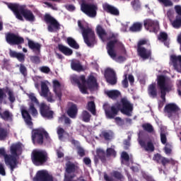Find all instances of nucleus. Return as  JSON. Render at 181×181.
<instances>
[{
  "mask_svg": "<svg viewBox=\"0 0 181 181\" xmlns=\"http://www.w3.org/2000/svg\"><path fill=\"white\" fill-rule=\"evenodd\" d=\"M106 155L107 157L112 156L115 158L117 156V151L112 148H108L106 150Z\"/></svg>",
  "mask_w": 181,
  "mask_h": 181,
  "instance_id": "nucleus-47",
  "label": "nucleus"
},
{
  "mask_svg": "<svg viewBox=\"0 0 181 181\" xmlns=\"http://www.w3.org/2000/svg\"><path fill=\"white\" fill-rule=\"evenodd\" d=\"M144 26L146 30L151 33H156L159 31V23L157 21L146 18L144 21Z\"/></svg>",
  "mask_w": 181,
  "mask_h": 181,
  "instance_id": "nucleus-13",
  "label": "nucleus"
},
{
  "mask_svg": "<svg viewBox=\"0 0 181 181\" xmlns=\"http://www.w3.org/2000/svg\"><path fill=\"white\" fill-rule=\"evenodd\" d=\"M153 160L159 165H162L163 168H166V165H169V163H170V159L163 157L160 153H158L153 155Z\"/></svg>",
  "mask_w": 181,
  "mask_h": 181,
  "instance_id": "nucleus-20",
  "label": "nucleus"
},
{
  "mask_svg": "<svg viewBox=\"0 0 181 181\" xmlns=\"http://www.w3.org/2000/svg\"><path fill=\"white\" fill-rule=\"evenodd\" d=\"M105 78H106L107 82L112 86L117 84V75L113 69L107 68L105 71Z\"/></svg>",
  "mask_w": 181,
  "mask_h": 181,
  "instance_id": "nucleus-18",
  "label": "nucleus"
},
{
  "mask_svg": "<svg viewBox=\"0 0 181 181\" xmlns=\"http://www.w3.org/2000/svg\"><path fill=\"white\" fill-rule=\"evenodd\" d=\"M6 41L8 45L12 46L22 45L25 43V39L23 37L13 33H8L6 34Z\"/></svg>",
  "mask_w": 181,
  "mask_h": 181,
  "instance_id": "nucleus-12",
  "label": "nucleus"
},
{
  "mask_svg": "<svg viewBox=\"0 0 181 181\" xmlns=\"http://www.w3.org/2000/svg\"><path fill=\"white\" fill-rule=\"evenodd\" d=\"M31 139L33 145L43 146L46 142L50 141V136L45 128L40 127L32 130Z\"/></svg>",
  "mask_w": 181,
  "mask_h": 181,
  "instance_id": "nucleus-5",
  "label": "nucleus"
},
{
  "mask_svg": "<svg viewBox=\"0 0 181 181\" xmlns=\"http://www.w3.org/2000/svg\"><path fill=\"white\" fill-rule=\"evenodd\" d=\"M163 151L165 155H171L172 154V144L170 143H167L163 148Z\"/></svg>",
  "mask_w": 181,
  "mask_h": 181,
  "instance_id": "nucleus-49",
  "label": "nucleus"
},
{
  "mask_svg": "<svg viewBox=\"0 0 181 181\" xmlns=\"http://www.w3.org/2000/svg\"><path fill=\"white\" fill-rule=\"evenodd\" d=\"M148 94L151 98H158V89L156 88V83H151L148 86Z\"/></svg>",
  "mask_w": 181,
  "mask_h": 181,
  "instance_id": "nucleus-30",
  "label": "nucleus"
},
{
  "mask_svg": "<svg viewBox=\"0 0 181 181\" xmlns=\"http://www.w3.org/2000/svg\"><path fill=\"white\" fill-rule=\"evenodd\" d=\"M58 49L61 53H63L65 56H71L73 54V49L63 45L62 44L58 45Z\"/></svg>",
  "mask_w": 181,
  "mask_h": 181,
  "instance_id": "nucleus-34",
  "label": "nucleus"
},
{
  "mask_svg": "<svg viewBox=\"0 0 181 181\" xmlns=\"http://www.w3.org/2000/svg\"><path fill=\"white\" fill-rule=\"evenodd\" d=\"M29 111L31 112L33 117H36V115H37V110L35 107V105L33 103L30 105Z\"/></svg>",
  "mask_w": 181,
  "mask_h": 181,
  "instance_id": "nucleus-52",
  "label": "nucleus"
},
{
  "mask_svg": "<svg viewBox=\"0 0 181 181\" xmlns=\"http://www.w3.org/2000/svg\"><path fill=\"white\" fill-rule=\"evenodd\" d=\"M73 81L77 84L82 94L87 93V87L89 90H94V88H97V87H98L97 78H95L93 75H90L87 80H86V76L84 75H81L79 77H74Z\"/></svg>",
  "mask_w": 181,
  "mask_h": 181,
  "instance_id": "nucleus-3",
  "label": "nucleus"
},
{
  "mask_svg": "<svg viewBox=\"0 0 181 181\" xmlns=\"http://www.w3.org/2000/svg\"><path fill=\"white\" fill-rule=\"evenodd\" d=\"M158 40H161V42H164V45L165 46H169V42H166L168 40V33L165 32L160 33L158 36Z\"/></svg>",
  "mask_w": 181,
  "mask_h": 181,
  "instance_id": "nucleus-44",
  "label": "nucleus"
},
{
  "mask_svg": "<svg viewBox=\"0 0 181 181\" xmlns=\"http://www.w3.org/2000/svg\"><path fill=\"white\" fill-rule=\"evenodd\" d=\"M112 176L115 177V179H117V180L124 179V175H122V174L119 171H113Z\"/></svg>",
  "mask_w": 181,
  "mask_h": 181,
  "instance_id": "nucleus-55",
  "label": "nucleus"
},
{
  "mask_svg": "<svg viewBox=\"0 0 181 181\" xmlns=\"http://www.w3.org/2000/svg\"><path fill=\"white\" fill-rule=\"evenodd\" d=\"M2 108L0 107V117L4 121H7L8 122H12L13 121V115L9 110H5L2 112Z\"/></svg>",
  "mask_w": 181,
  "mask_h": 181,
  "instance_id": "nucleus-28",
  "label": "nucleus"
},
{
  "mask_svg": "<svg viewBox=\"0 0 181 181\" xmlns=\"http://www.w3.org/2000/svg\"><path fill=\"white\" fill-rule=\"evenodd\" d=\"M132 6L134 9V11H138V9L141 8V2L139 0H134L132 1Z\"/></svg>",
  "mask_w": 181,
  "mask_h": 181,
  "instance_id": "nucleus-51",
  "label": "nucleus"
},
{
  "mask_svg": "<svg viewBox=\"0 0 181 181\" xmlns=\"http://www.w3.org/2000/svg\"><path fill=\"white\" fill-rule=\"evenodd\" d=\"M103 110L107 118H109V119L115 118L119 111L124 115L132 117V112L134 111V104L131 103L128 98H122L120 100V103H116L115 106H110L108 103H105L103 105Z\"/></svg>",
  "mask_w": 181,
  "mask_h": 181,
  "instance_id": "nucleus-1",
  "label": "nucleus"
},
{
  "mask_svg": "<svg viewBox=\"0 0 181 181\" xmlns=\"http://www.w3.org/2000/svg\"><path fill=\"white\" fill-rule=\"evenodd\" d=\"M40 71L41 73L49 74V73H50V68H49V66H41L40 67Z\"/></svg>",
  "mask_w": 181,
  "mask_h": 181,
  "instance_id": "nucleus-62",
  "label": "nucleus"
},
{
  "mask_svg": "<svg viewBox=\"0 0 181 181\" xmlns=\"http://www.w3.org/2000/svg\"><path fill=\"white\" fill-rule=\"evenodd\" d=\"M78 26L82 32V36L83 40L88 47H94V45L97 44V40H95V33L93 29L84 28L81 21H78Z\"/></svg>",
  "mask_w": 181,
  "mask_h": 181,
  "instance_id": "nucleus-6",
  "label": "nucleus"
},
{
  "mask_svg": "<svg viewBox=\"0 0 181 181\" xmlns=\"http://www.w3.org/2000/svg\"><path fill=\"white\" fill-rule=\"evenodd\" d=\"M96 156L101 160V162L104 163L105 160H107V158H105V151H104L103 149H98L96 151Z\"/></svg>",
  "mask_w": 181,
  "mask_h": 181,
  "instance_id": "nucleus-42",
  "label": "nucleus"
},
{
  "mask_svg": "<svg viewBox=\"0 0 181 181\" xmlns=\"http://www.w3.org/2000/svg\"><path fill=\"white\" fill-rule=\"evenodd\" d=\"M30 61L35 64H39L40 63V57L38 56H32L30 57Z\"/></svg>",
  "mask_w": 181,
  "mask_h": 181,
  "instance_id": "nucleus-60",
  "label": "nucleus"
},
{
  "mask_svg": "<svg viewBox=\"0 0 181 181\" xmlns=\"http://www.w3.org/2000/svg\"><path fill=\"white\" fill-rule=\"evenodd\" d=\"M21 111L25 124L28 125V127H32L33 125V122H32V117L30 116V114H29V112L26 110L25 107H22L21 108Z\"/></svg>",
  "mask_w": 181,
  "mask_h": 181,
  "instance_id": "nucleus-24",
  "label": "nucleus"
},
{
  "mask_svg": "<svg viewBox=\"0 0 181 181\" xmlns=\"http://www.w3.org/2000/svg\"><path fill=\"white\" fill-rule=\"evenodd\" d=\"M8 129L4 127H0V141H5L8 138Z\"/></svg>",
  "mask_w": 181,
  "mask_h": 181,
  "instance_id": "nucleus-45",
  "label": "nucleus"
},
{
  "mask_svg": "<svg viewBox=\"0 0 181 181\" xmlns=\"http://www.w3.org/2000/svg\"><path fill=\"white\" fill-rule=\"evenodd\" d=\"M75 176L76 174L66 175L64 181H77L74 180Z\"/></svg>",
  "mask_w": 181,
  "mask_h": 181,
  "instance_id": "nucleus-63",
  "label": "nucleus"
},
{
  "mask_svg": "<svg viewBox=\"0 0 181 181\" xmlns=\"http://www.w3.org/2000/svg\"><path fill=\"white\" fill-rule=\"evenodd\" d=\"M160 141L163 145H166V144H168V138H166V134L165 133H160Z\"/></svg>",
  "mask_w": 181,
  "mask_h": 181,
  "instance_id": "nucleus-61",
  "label": "nucleus"
},
{
  "mask_svg": "<svg viewBox=\"0 0 181 181\" xmlns=\"http://www.w3.org/2000/svg\"><path fill=\"white\" fill-rule=\"evenodd\" d=\"M148 43V41L146 40H140L137 43V49H144L145 48L144 46V45H146Z\"/></svg>",
  "mask_w": 181,
  "mask_h": 181,
  "instance_id": "nucleus-59",
  "label": "nucleus"
},
{
  "mask_svg": "<svg viewBox=\"0 0 181 181\" xmlns=\"http://www.w3.org/2000/svg\"><path fill=\"white\" fill-rule=\"evenodd\" d=\"M157 86L160 90L161 100H163L164 103L166 102V93L172 91L173 86L166 83V77L163 75H160L157 78Z\"/></svg>",
  "mask_w": 181,
  "mask_h": 181,
  "instance_id": "nucleus-7",
  "label": "nucleus"
},
{
  "mask_svg": "<svg viewBox=\"0 0 181 181\" xmlns=\"http://www.w3.org/2000/svg\"><path fill=\"white\" fill-rule=\"evenodd\" d=\"M35 181H54L53 175L49 174V173L45 170H40L37 173Z\"/></svg>",
  "mask_w": 181,
  "mask_h": 181,
  "instance_id": "nucleus-19",
  "label": "nucleus"
},
{
  "mask_svg": "<svg viewBox=\"0 0 181 181\" xmlns=\"http://www.w3.org/2000/svg\"><path fill=\"white\" fill-rule=\"evenodd\" d=\"M49 92V86L45 82L41 83V94L42 97L46 96Z\"/></svg>",
  "mask_w": 181,
  "mask_h": 181,
  "instance_id": "nucleus-43",
  "label": "nucleus"
},
{
  "mask_svg": "<svg viewBox=\"0 0 181 181\" xmlns=\"http://www.w3.org/2000/svg\"><path fill=\"white\" fill-rule=\"evenodd\" d=\"M71 67L72 70L74 71H78V73L84 71V68L83 67V65H81V62L77 59L71 61Z\"/></svg>",
  "mask_w": 181,
  "mask_h": 181,
  "instance_id": "nucleus-31",
  "label": "nucleus"
},
{
  "mask_svg": "<svg viewBox=\"0 0 181 181\" xmlns=\"http://www.w3.org/2000/svg\"><path fill=\"white\" fill-rule=\"evenodd\" d=\"M78 112V108L77 107V105L72 103L71 105L68 108L66 114L70 118H76Z\"/></svg>",
  "mask_w": 181,
  "mask_h": 181,
  "instance_id": "nucleus-29",
  "label": "nucleus"
},
{
  "mask_svg": "<svg viewBox=\"0 0 181 181\" xmlns=\"http://www.w3.org/2000/svg\"><path fill=\"white\" fill-rule=\"evenodd\" d=\"M105 94L109 98H111V100H117V98H119L121 92H119L118 90H107Z\"/></svg>",
  "mask_w": 181,
  "mask_h": 181,
  "instance_id": "nucleus-33",
  "label": "nucleus"
},
{
  "mask_svg": "<svg viewBox=\"0 0 181 181\" xmlns=\"http://www.w3.org/2000/svg\"><path fill=\"white\" fill-rule=\"evenodd\" d=\"M42 97L46 98L48 103H54V99L53 98V94H52V93L50 92H48L46 96H42Z\"/></svg>",
  "mask_w": 181,
  "mask_h": 181,
  "instance_id": "nucleus-57",
  "label": "nucleus"
},
{
  "mask_svg": "<svg viewBox=\"0 0 181 181\" xmlns=\"http://www.w3.org/2000/svg\"><path fill=\"white\" fill-rule=\"evenodd\" d=\"M175 11L177 14V16H180L181 18V6H175Z\"/></svg>",
  "mask_w": 181,
  "mask_h": 181,
  "instance_id": "nucleus-64",
  "label": "nucleus"
},
{
  "mask_svg": "<svg viewBox=\"0 0 181 181\" xmlns=\"http://www.w3.org/2000/svg\"><path fill=\"white\" fill-rule=\"evenodd\" d=\"M19 70L20 73H21V74L24 76V77H26V76H28V69H26V66H25L23 64H20Z\"/></svg>",
  "mask_w": 181,
  "mask_h": 181,
  "instance_id": "nucleus-53",
  "label": "nucleus"
},
{
  "mask_svg": "<svg viewBox=\"0 0 181 181\" xmlns=\"http://www.w3.org/2000/svg\"><path fill=\"white\" fill-rule=\"evenodd\" d=\"M96 33L98 35L99 37L101 39V40L104 41V36H107V32L104 28H103V26L98 25L96 28Z\"/></svg>",
  "mask_w": 181,
  "mask_h": 181,
  "instance_id": "nucleus-38",
  "label": "nucleus"
},
{
  "mask_svg": "<svg viewBox=\"0 0 181 181\" xmlns=\"http://www.w3.org/2000/svg\"><path fill=\"white\" fill-rule=\"evenodd\" d=\"M86 110H88V111H90V112L93 114V115H95V114H97L95 111V103H94V101H90L86 105Z\"/></svg>",
  "mask_w": 181,
  "mask_h": 181,
  "instance_id": "nucleus-41",
  "label": "nucleus"
},
{
  "mask_svg": "<svg viewBox=\"0 0 181 181\" xmlns=\"http://www.w3.org/2000/svg\"><path fill=\"white\" fill-rule=\"evenodd\" d=\"M66 43L70 46V47H72V49H76V50L80 49V45L77 43L76 41L73 37H69L66 39Z\"/></svg>",
  "mask_w": 181,
  "mask_h": 181,
  "instance_id": "nucleus-36",
  "label": "nucleus"
},
{
  "mask_svg": "<svg viewBox=\"0 0 181 181\" xmlns=\"http://www.w3.org/2000/svg\"><path fill=\"white\" fill-rule=\"evenodd\" d=\"M28 45L29 49L33 50L36 54L40 53L42 45L39 42H35L32 40H28Z\"/></svg>",
  "mask_w": 181,
  "mask_h": 181,
  "instance_id": "nucleus-27",
  "label": "nucleus"
},
{
  "mask_svg": "<svg viewBox=\"0 0 181 181\" xmlns=\"http://www.w3.org/2000/svg\"><path fill=\"white\" fill-rule=\"evenodd\" d=\"M58 122L59 124L64 122L65 125H66L67 127H70V125H71V119L64 115L59 117Z\"/></svg>",
  "mask_w": 181,
  "mask_h": 181,
  "instance_id": "nucleus-39",
  "label": "nucleus"
},
{
  "mask_svg": "<svg viewBox=\"0 0 181 181\" xmlns=\"http://www.w3.org/2000/svg\"><path fill=\"white\" fill-rule=\"evenodd\" d=\"M8 8L16 15V18L19 21H23V18L29 22H34L35 15L32 11L25 8L24 6H19L18 4H8Z\"/></svg>",
  "mask_w": 181,
  "mask_h": 181,
  "instance_id": "nucleus-4",
  "label": "nucleus"
},
{
  "mask_svg": "<svg viewBox=\"0 0 181 181\" xmlns=\"http://www.w3.org/2000/svg\"><path fill=\"white\" fill-rule=\"evenodd\" d=\"M5 93L8 94L10 103H13L14 101H16L13 90L8 87H6L4 90L3 88H0V103L4 101V98H6V93Z\"/></svg>",
  "mask_w": 181,
  "mask_h": 181,
  "instance_id": "nucleus-16",
  "label": "nucleus"
},
{
  "mask_svg": "<svg viewBox=\"0 0 181 181\" xmlns=\"http://www.w3.org/2000/svg\"><path fill=\"white\" fill-rule=\"evenodd\" d=\"M170 62L173 63V66L175 69H179V64L181 65V55L176 56L173 54L170 56Z\"/></svg>",
  "mask_w": 181,
  "mask_h": 181,
  "instance_id": "nucleus-35",
  "label": "nucleus"
},
{
  "mask_svg": "<svg viewBox=\"0 0 181 181\" xmlns=\"http://www.w3.org/2000/svg\"><path fill=\"white\" fill-rule=\"evenodd\" d=\"M81 118L83 122H88L91 119V115L88 111L83 110L81 112Z\"/></svg>",
  "mask_w": 181,
  "mask_h": 181,
  "instance_id": "nucleus-40",
  "label": "nucleus"
},
{
  "mask_svg": "<svg viewBox=\"0 0 181 181\" xmlns=\"http://www.w3.org/2000/svg\"><path fill=\"white\" fill-rule=\"evenodd\" d=\"M53 84V91L56 95L59 98V101H62V97L63 94L62 93V83L59 82L58 80H54L52 81Z\"/></svg>",
  "mask_w": 181,
  "mask_h": 181,
  "instance_id": "nucleus-23",
  "label": "nucleus"
},
{
  "mask_svg": "<svg viewBox=\"0 0 181 181\" xmlns=\"http://www.w3.org/2000/svg\"><path fill=\"white\" fill-rule=\"evenodd\" d=\"M107 40H110L107 44V54L111 59H115L117 52H115V45L118 43V34L114 33H109Z\"/></svg>",
  "mask_w": 181,
  "mask_h": 181,
  "instance_id": "nucleus-9",
  "label": "nucleus"
},
{
  "mask_svg": "<svg viewBox=\"0 0 181 181\" xmlns=\"http://www.w3.org/2000/svg\"><path fill=\"white\" fill-rule=\"evenodd\" d=\"M139 144L146 152H153L155 151V146L152 141H149L146 144L145 141L139 140Z\"/></svg>",
  "mask_w": 181,
  "mask_h": 181,
  "instance_id": "nucleus-25",
  "label": "nucleus"
},
{
  "mask_svg": "<svg viewBox=\"0 0 181 181\" xmlns=\"http://www.w3.org/2000/svg\"><path fill=\"white\" fill-rule=\"evenodd\" d=\"M98 10V7L95 4L87 3H82L81 4V11L90 18H95Z\"/></svg>",
  "mask_w": 181,
  "mask_h": 181,
  "instance_id": "nucleus-11",
  "label": "nucleus"
},
{
  "mask_svg": "<svg viewBox=\"0 0 181 181\" xmlns=\"http://www.w3.org/2000/svg\"><path fill=\"white\" fill-rule=\"evenodd\" d=\"M21 151H22V146L19 143L11 146L10 151L11 155L6 154L4 148H0V155L4 156V162L6 165L9 166L11 173H13V170L18 168L16 156H18V152H21Z\"/></svg>",
  "mask_w": 181,
  "mask_h": 181,
  "instance_id": "nucleus-2",
  "label": "nucleus"
},
{
  "mask_svg": "<svg viewBox=\"0 0 181 181\" xmlns=\"http://www.w3.org/2000/svg\"><path fill=\"white\" fill-rule=\"evenodd\" d=\"M44 21L47 26L48 32H57V30H60V23L50 14H45L44 16Z\"/></svg>",
  "mask_w": 181,
  "mask_h": 181,
  "instance_id": "nucleus-10",
  "label": "nucleus"
},
{
  "mask_svg": "<svg viewBox=\"0 0 181 181\" xmlns=\"http://www.w3.org/2000/svg\"><path fill=\"white\" fill-rule=\"evenodd\" d=\"M31 160L35 166H43L49 160V156L45 151L34 150L31 153Z\"/></svg>",
  "mask_w": 181,
  "mask_h": 181,
  "instance_id": "nucleus-8",
  "label": "nucleus"
},
{
  "mask_svg": "<svg viewBox=\"0 0 181 181\" xmlns=\"http://www.w3.org/2000/svg\"><path fill=\"white\" fill-rule=\"evenodd\" d=\"M174 15L175 12L173 11L170 10L167 12V16L172 26H173L175 29H180V28H181V17L176 16L175 19L173 20Z\"/></svg>",
  "mask_w": 181,
  "mask_h": 181,
  "instance_id": "nucleus-17",
  "label": "nucleus"
},
{
  "mask_svg": "<svg viewBox=\"0 0 181 181\" xmlns=\"http://www.w3.org/2000/svg\"><path fill=\"white\" fill-rule=\"evenodd\" d=\"M40 113L43 118H47V119H53V115H54V112L50 110V106L45 103L40 105Z\"/></svg>",
  "mask_w": 181,
  "mask_h": 181,
  "instance_id": "nucleus-14",
  "label": "nucleus"
},
{
  "mask_svg": "<svg viewBox=\"0 0 181 181\" xmlns=\"http://www.w3.org/2000/svg\"><path fill=\"white\" fill-rule=\"evenodd\" d=\"M65 172L68 175H71V173L74 175V173H76L77 170H78V166L76 165L74 163H71V161H68L65 164Z\"/></svg>",
  "mask_w": 181,
  "mask_h": 181,
  "instance_id": "nucleus-26",
  "label": "nucleus"
},
{
  "mask_svg": "<svg viewBox=\"0 0 181 181\" xmlns=\"http://www.w3.org/2000/svg\"><path fill=\"white\" fill-rule=\"evenodd\" d=\"M27 95L28 98L32 101V103H35V104H39V100H37V98H36V96L35 95V93H27Z\"/></svg>",
  "mask_w": 181,
  "mask_h": 181,
  "instance_id": "nucleus-50",
  "label": "nucleus"
},
{
  "mask_svg": "<svg viewBox=\"0 0 181 181\" xmlns=\"http://www.w3.org/2000/svg\"><path fill=\"white\" fill-rule=\"evenodd\" d=\"M142 30V24L139 22H136L132 24V25L129 28L130 32H141Z\"/></svg>",
  "mask_w": 181,
  "mask_h": 181,
  "instance_id": "nucleus-37",
  "label": "nucleus"
},
{
  "mask_svg": "<svg viewBox=\"0 0 181 181\" xmlns=\"http://www.w3.org/2000/svg\"><path fill=\"white\" fill-rule=\"evenodd\" d=\"M100 138H104L105 141H110L111 139V134L107 131H103L100 134Z\"/></svg>",
  "mask_w": 181,
  "mask_h": 181,
  "instance_id": "nucleus-48",
  "label": "nucleus"
},
{
  "mask_svg": "<svg viewBox=\"0 0 181 181\" xmlns=\"http://www.w3.org/2000/svg\"><path fill=\"white\" fill-rule=\"evenodd\" d=\"M142 128L144 131H146V132H148V134H152L153 132V126L149 123H146L142 124Z\"/></svg>",
  "mask_w": 181,
  "mask_h": 181,
  "instance_id": "nucleus-46",
  "label": "nucleus"
},
{
  "mask_svg": "<svg viewBox=\"0 0 181 181\" xmlns=\"http://www.w3.org/2000/svg\"><path fill=\"white\" fill-rule=\"evenodd\" d=\"M179 110H180L179 106L175 103H168L164 107V112L167 114L168 118H173L177 115Z\"/></svg>",
  "mask_w": 181,
  "mask_h": 181,
  "instance_id": "nucleus-15",
  "label": "nucleus"
},
{
  "mask_svg": "<svg viewBox=\"0 0 181 181\" xmlns=\"http://www.w3.org/2000/svg\"><path fill=\"white\" fill-rule=\"evenodd\" d=\"M160 4H163L164 6H173V2L170 0H158Z\"/></svg>",
  "mask_w": 181,
  "mask_h": 181,
  "instance_id": "nucleus-56",
  "label": "nucleus"
},
{
  "mask_svg": "<svg viewBox=\"0 0 181 181\" xmlns=\"http://www.w3.org/2000/svg\"><path fill=\"white\" fill-rule=\"evenodd\" d=\"M137 54L143 60H148L152 57V51L146 48H137Z\"/></svg>",
  "mask_w": 181,
  "mask_h": 181,
  "instance_id": "nucleus-21",
  "label": "nucleus"
},
{
  "mask_svg": "<svg viewBox=\"0 0 181 181\" xmlns=\"http://www.w3.org/2000/svg\"><path fill=\"white\" fill-rule=\"evenodd\" d=\"M103 11L114 16H119V10L117 7L105 3L103 5Z\"/></svg>",
  "mask_w": 181,
  "mask_h": 181,
  "instance_id": "nucleus-22",
  "label": "nucleus"
},
{
  "mask_svg": "<svg viewBox=\"0 0 181 181\" xmlns=\"http://www.w3.org/2000/svg\"><path fill=\"white\" fill-rule=\"evenodd\" d=\"M64 132H66V131H64V129H63L62 127H59L57 129V134L59 136V139H62V138L64 135Z\"/></svg>",
  "mask_w": 181,
  "mask_h": 181,
  "instance_id": "nucleus-58",
  "label": "nucleus"
},
{
  "mask_svg": "<svg viewBox=\"0 0 181 181\" xmlns=\"http://www.w3.org/2000/svg\"><path fill=\"white\" fill-rule=\"evenodd\" d=\"M9 56L13 59H17L18 62H25V54L21 52H17L12 49L9 50Z\"/></svg>",
  "mask_w": 181,
  "mask_h": 181,
  "instance_id": "nucleus-32",
  "label": "nucleus"
},
{
  "mask_svg": "<svg viewBox=\"0 0 181 181\" xmlns=\"http://www.w3.org/2000/svg\"><path fill=\"white\" fill-rule=\"evenodd\" d=\"M77 149V153L78 156H81V158H83V156H86V151H84V148L80 146H78L76 147Z\"/></svg>",
  "mask_w": 181,
  "mask_h": 181,
  "instance_id": "nucleus-54",
  "label": "nucleus"
}]
</instances>
